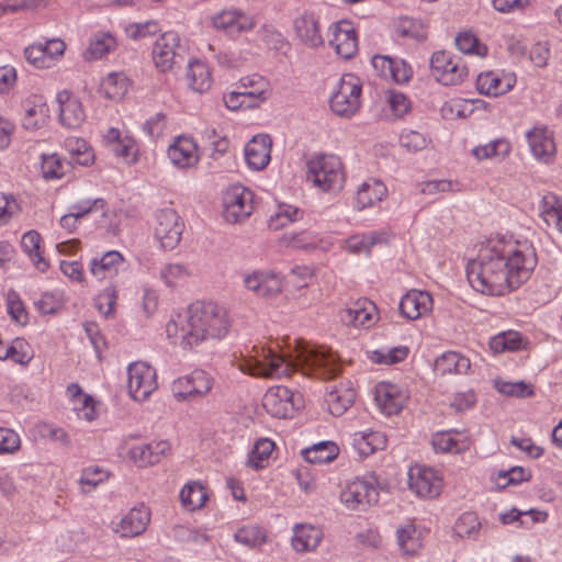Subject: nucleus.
<instances>
[{"label": "nucleus", "instance_id": "nucleus-1", "mask_svg": "<svg viewBox=\"0 0 562 562\" xmlns=\"http://www.w3.org/2000/svg\"><path fill=\"white\" fill-rule=\"evenodd\" d=\"M537 265L530 246L502 238L488 239L467 265L471 286L482 294L504 295L526 282Z\"/></svg>", "mask_w": 562, "mask_h": 562}, {"label": "nucleus", "instance_id": "nucleus-2", "mask_svg": "<svg viewBox=\"0 0 562 562\" xmlns=\"http://www.w3.org/2000/svg\"><path fill=\"white\" fill-rule=\"evenodd\" d=\"M255 355L239 357L235 366L244 373L260 378L289 376L292 371L300 370L305 375L329 380L341 371L337 357L323 347H311L297 342L296 356L292 361L285 360L271 348L254 347Z\"/></svg>", "mask_w": 562, "mask_h": 562}, {"label": "nucleus", "instance_id": "nucleus-3", "mask_svg": "<svg viewBox=\"0 0 562 562\" xmlns=\"http://www.w3.org/2000/svg\"><path fill=\"white\" fill-rule=\"evenodd\" d=\"M227 311L214 302H195L188 308L187 324L180 328V346L192 349L207 339H221L229 330Z\"/></svg>", "mask_w": 562, "mask_h": 562}, {"label": "nucleus", "instance_id": "nucleus-4", "mask_svg": "<svg viewBox=\"0 0 562 562\" xmlns=\"http://www.w3.org/2000/svg\"><path fill=\"white\" fill-rule=\"evenodd\" d=\"M307 179L325 192H339L345 183L344 167L334 155H318L307 161Z\"/></svg>", "mask_w": 562, "mask_h": 562}, {"label": "nucleus", "instance_id": "nucleus-5", "mask_svg": "<svg viewBox=\"0 0 562 562\" xmlns=\"http://www.w3.org/2000/svg\"><path fill=\"white\" fill-rule=\"evenodd\" d=\"M360 79L352 74H346L340 78L338 89L330 97V109L339 116L350 117L360 106Z\"/></svg>", "mask_w": 562, "mask_h": 562}, {"label": "nucleus", "instance_id": "nucleus-6", "mask_svg": "<svg viewBox=\"0 0 562 562\" xmlns=\"http://www.w3.org/2000/svg\"><path fill=\"white\" fill-rule=\"evenodd\" d=\"M187 48L181 44L176 32L169 31L160 35L153 47V60L161 72L173 70L186 57Z\"/></svg>", "mask_w": 562, "mask_h": 562}, {"label": "nucleus", "instance_id": "nucleus-7", "mask_svg": "<svg viewBox=\"0 0 562 562\" xmlns=\"http://www.w3.org/2000/svg\"><path fill=\"white\" fill-rule=\"evenodd\" d=\"M432 77L445 86H456L468 77V67L460 57L451 56L445 50L435 52L430 58Z\"/></svg>", "mask_w": 562, "mask_h": 562}, {"label": "nucleus", "instance_id": "nucleus-8", "mask_svg": "<svg viewBox=\"0 0 562 562\" xmlns=\"http://www.w3.org/2000/svg\"><path fill=\"white\" fill-rule=\"evenodd\" d=\"M341 503L350 510L363 512L379 501L376 486L364 479H357L340 493Z\"/></svg>", "mask_w": 562, "mask_h": 562}, {"label": "nucleus", "instance_id": "nucleus-9", "mask_svg": "<svg viewBox=\"0 0 562 562\" xmlns=\"http://www.w3.org/2000/svg\"><path fill=\"white\" fill-rule=\"evenodd\" d=\"M128 393L135 401H145L157 389L156 370L149 364L137 361L127 368Z\"/></svg>", "mask_w": 562, "mask_h": 562}, {"label": "nucleus", "instance_id": "nucleus-10", "mask_svg": "<svg viewBox=\"0 0 562 562\" xmlns=\"http://www.w3.org/2000/svg\"><path fill=\"white\" fill-rule=\"evenodd\" d=\"M184 224L173 209H162L156 214L155 237L164 249H175L181 240Z\"/></svg>", "mask_w": 562, "mask_h": 562}, {"label": "nucleus", "instance_id": "nucleus-11", "mask_svg": "<svg viewBox=\"0 0 562 562\" xmlns=\"http://www.w3.org/2000/svg\"><path fill=\"white\" fill-rule=\"evenodd\" d=\"M301 402V395L295 394L286 386L270 387L262 398L265 409L276 418H290Z\"/></svg>", "mask_w": 562, "mask_h": 562}, {"label": "nucleus", "instance_id": "nucleus-12", "mask_svg": "<svg viewBox=\"0 0 562 562\" xmlns=\"http://www.w3.org/2000/svg\"><path fill=\"white\" fill-rule=\"evenodd\" d=\"M409 488L419 497L436 498L442 490V479L430 468L415 465L408 473Z\"/></svg>", "mask_w": 562, "mask_h": 562}, {"label": "nucleus", "instance_id": "nucleus-13", "mask_svg": "<svg viewBox=\"0 0 562 562\" xmlns=\"http://www.w3.org/2000/svg\"><path fill=\"white\" fill-rule=\"evenodd\" d=\"M211 389L212 379L202 370H195L187 376L179 378L172 384V391L179 401L203 396L207 394Z\"/></svg>", "mask_w": 562, "mask_h": 562}, {"label": "nucleus", "instance_id": "nucleus-14", "mask_svg": "<svg viewBox=\"0 0 562 562\" xmlns=\"http://www.w3.org/2000/svg\"><path fill=\"white\" fill-rule=\"evenodd\" d=\"M224 204L223 215L226 222L240 223L252 213V192L245 188H235L225 195Z\"/></svg>", "mask_w": 562, "mask_h": 562}, {"label": "nucleus", "instance_id": "nucleus-15", "mask_svg": "<svg viewBox=\"0 0 562 562\" xmlns=\"http://www.w3.org/2000/svg\"><path fill=\"white\" fill-rule=\"evenodd\" d=\"M331 38L329 44L338 56L350 59L358 52V38L351 22L339 21L329 27Z\"/></svg>", "mask_w": 562, "mask_h": 562}, {"label": "nucleus", "instance_id": "nucleus-16", "mask_svg": "<svg viewBox=\"0 0 562 562\" xmlns=\"http://www.w3.org/2000/svg\"><path fill=\"white\" fill-rule=\"evenodd\" d=\"M371 63L381 77L400 85L408 82L413 76L412 67L401 58L375 55Z\"/></svg>", "mask_w": 562, "mask_h": 562}, {"label": "nucleus", "instance_id": "nucleus-17", "mask_svg": "<svg viewBox=\"0 0 562 562\" xmlns=\"http://www.w3.org/2000/svg\"><path fill=\"white\" fill-rule=\"evenodd\" d=\"M169 450V442L160 440L136 445L128 450L127 456L138 468H146L160 462Z\"/></svg>", "mask_w": 562, "mask_h": 562}, {"label": "nucleus", "instance_id": "nucleus-18", "mask_svg": "<svg viewBox=\"0 0 562 562\" xmlns=\"http://www.w3.org/2000/svg\"><path fill=\"white\" fill-rule=\"evenodd\" d=\"M244 284L260 297H272L282 291V280L273 272L255 271L245 276Z\"/></svg>", "mask_w": 562, "mask_h": 562}, {"label": "nucleus", "instance_id": "nucleus-19", "mask_svg": "<svg viewBox=\"0 0 562 562\" xmlns=\"http://www.w3.org/2000/svg\"><path fill=\"white\" fill-rule=\"evenodd\" d=\"M401 314L409 321H415L432 308V296L420 290L408 291L400 301Z\"/></svg>", "mask_w": 562, "mask_h": 562}, {"label": "nucleus", "instance_id": "nucleus-20", "mask_svg": "<svg viewBox=\"0 0 562 562\" xmlns=\"http://www.w3.org/2000/svg\"><path fill=\"white\" fill-rule=\"evenodd\" d=\"M57 102L59 104V121L63 125L77 128L83 123L86 113L82 104L71 92L60 91L57 94Z\"/></svg>", "mask_w": 562, "mask_h": 562}, {"label": "nucleus", "instance_id": "nucleus-21", "mask_svg": "<svg viewBox=\"0 0 562 562\" xmlns=\"http://www.w3.org/2000/svg\"><path fill=\"white\" fill-rule=\"evenodd\" d=\"M272 140L267 134L254 136L245 146V158L254 170H262L270 161Z\"/></svg>", "mask_w": 562, "mask_h": 562}, {"label": "nucleus", "instance_id": "nucleus-22", "mask_svg": "<svg viewBox=\"0 0 562 562\" xmlns=\"http://www.w3.org/2000/svg\"><path fill=\"white\" fill-rule=\"evenodd\" d=\"M150 521V510L144 506L133 507L117 524L114 529L123 538L142 535Z\"/></svg>", "mask_w": 562, "mask_h": 562}, {"label": "nucleus", "instance_id": "nucleus-23", "mask_svg": "<svg viewBox=\"0 0 562 562\" xmlns=\"http://www.w3.org/2000/svg\"><path fill=\"white\" fill-rule=\"evenodd\" d=\"M168 157L179 168H189L198 164L199 155L196 144L192 138L178 137L168 148Z\"/></svg>", "mask_w": 562, "mask_h": 562}, {"label": "nucleus", "instance_id": "nucleus-24", "mask_svg": "<svg viewBox=\"0 0 562 562\" xmlns=\"http://www.w3.org/2000/svg\"><path fill=\"white\" fill-rule=\"evenodd\" d=\"M294 31L302 43L308 47L323 45V37L317 19L313 13H303L294 20Z\"/></svg>", "mask_w": 562, "mask_h": 562}, {"label": "nucleus", "instance_id": "nucleus-25", "mask_svg": "<svg viewBox=\"0 0 562 562\" xmlns=\"http://www.w3.org/2000/svg\"><path fill=\"white\" fill-rule=\"evenodd\" d=\"M514 75L499 76L493 72L480 74L476 78V88L481 94L498 97L507 93L515 85Z\"/></svg>", "mask_w": 562, "mask_h": 562}, {"label": "nucleus", "instance_id": "nucleus-26", "mask_svg": "<svg viewBox=\"0 0 562 562\" xmlns=\"http://www.w3.org/2000/svg\"><path fill=\"white\" fill-rule=\"evenodd\" d=\"M356 391L349 382L335 385L326 394L328 411L334 416H341L355 402Z\"/></svg>", "mask_w": 562, "mask_h": 562}, {"label": "nucleus", "instance_id": "nucleus-27", "mask_svg": "<svg viewBox=\"0 0 562 562\" xmlns=\"http://www.w3.org/2000/svg\"><path fill=\"white\" fill-rule=\"evenodd\" d=\"M189 88L198 93H204L212 87V74L206 63L200 59L189 61L186 72Z\"/></svg>", "mask_w": 562, "mask_h": 562}, {"label": "nucleus", "instance_id": "nucleus-28", "mask_svg": "<svg viewBox=\"0 0 562 562\" xmlns=\"http://www.w3.org/2000/svg\"><path fill=\"white\" fill-rule=\"evenodd\" d=\"M375 401L381 411L387 415L398 414L404 404V396L394 384L381 383L375 390Z\"/></svg>", "mask_w": 562, "mask_h": 562}, {"label": "nucleus", "instance_id": "nucleus-29", "mask_svg": "<svg viewBox=\"0 0 562 562\" xmlns=\"http://www.w3.org/2000/svg\"><path fill=\"white\" fill-rule=\"evenodd\" d=\"M124 263L121 252L110 250L101 258H93L89 263V270L92 276L99 280L117 274L119 268Z\"/></svg>", "mask_w": 562, "mask_h": 562}, {"label": "nucleus", "instance_id": "nucleus-30", "mask_svg": "<svg viewBox=\"0 0 562 562\" xmlns=\"http://www.w3.org/2000/svg\"><path fill=\"white\" fill-rule=\"evenodd\" d=\"M292 546L297 552L312 551L319 544L323 532L312 525H295L293 529Z\"/></svg>", "mask_w": 562, "mask_h": 562}, {"label": "nucleus", "instance_id": "nucleus-31", "mask_svg": "<svg viewBox=\"0 0 562 562\" xmlns=\"http://www.w3.org/2000/svg\"><path fill=\"white\" fill-rule=\"evenodd\" d=\"M471 368L469 358L456 351H447L435 361V370L441 375L467 374Z\"/></svg>", "mask_w": 562, "mask_h": 562}, {"label": "nucleus", "instance_id": "nucleus-32", "mask_svg": "<svg viewBox=\"0 0 562 562\" xmlns=\"http://www.w3.org/2000/svg\"><path fill=\"white\" fill-rule=\"evenodd\" d=\"M130 87V80L124 72H111L100 83L99 93L112 101H121Z\"/></svg>", "mask_w": 562, "mask_h": 562}, {"label": "nucleus", "instance_id": "nucleus-33", "mask_svg": "<svg viewBox=\"0 0 562 562\" xmlns=\"http://www.w3.org/2000/svg\"><path fill=\"white\" fill-rule=\"evenodd\" d=\"M528 144L537 158H550L555 153V144L547 128H533L527 133Z\"/></svg>", "mask_w": 562, "mask_h": 562}, {"label": "nucleus", "instance_id": "nucleus-34", "mask_svg": "<svg viewBox=\"0 0 562 562\" xmlns=\"http://www.w3.org/2000/svg\"><path fill=\"white\" fill-rule=\"evenodd\" d=\"M216 29L246 31L254 27L252 19L245 16L236 10H224L212 19Z\"/></svg>", "mask_w": 562, "mask_h": 562}, {"label": "nucleus", "instance_id": "nucleus-35", "mask_svg": "<svg viewBox=\"0 0 562 562\" xmlns=\"http://www.w3.org/2000/svg\"><path fill=\"white\" fill-rule=\"evenodd\" d=\"M115 37L109 32L95 33L89 42L83 56L86 60L101 59L105 54L110 53L116 47Z\"/></svg>", "mask_w": 562, "mask_h": 562}, {"label": "nucleus", "instance_id": "nucleus-36", "mask_svg": "<svg viewBox=\"0 0 562 562\" xmlns=\"http://www.w3.org/2000/svg\"><path fill=\"white\" fill-rule=\"evenodd\" d=\"M386 195V187L379 180L363 182L357 191L356 206L363 210L381 201Z\"/></svg>", "mask_w": 562, "mask_h": 562}, {"label": "nucleus", "instance_id": "nucleus-37", "mask_svg": "<svg viewBox=\"0 0 562 562\" xmlns=\"http://www.w3.org/2000/svg\"><path fill=\"white\" fill-rule=\"evenodd\" d=\"M374 308L375 306L372 302H357L353 306L344 311L341 319L355 327H369L372 322V311H374Z\"/></svg>", "mask_w": 562, "mask_h": 562}, {"label": "nucleus", "instance_id": "nucleus-38", "mask_svg": "<svg viewBox=\"0 0 562 562\" xmlns=\"http://www.w3.org/2000/svg\"><path fill=\"white\" fill-rule=\"evenodd\" d=\"M338 453L339 448L331 441H322L302 450L303 458L312 464L331 462Z\"/></svg>", "mask_w": 562, "mask_h": 562}, {"label": "nucleus", "instance_id": "nucleus-39", "mask_svg": "<svg viewBox=\"0 0 562 562\" xmlns=\"http://www.w3.org/2000/svg\"><path fill=\"white\" fill-rule=\"evenodd\" d=\"M243 98L246 100V108H255L267 99L266 81L261 77L244 78L240 80Z\"/></svg>", "mask_w": 562, "mask_h": 562}, {"label": "nucleus", "instance_id": "nucleus-40", "mask_svg": "<svg viewBox=\"0 0 562 562\" xmlns=\"http://www.w3.org/2000/svg\"><path fill=\"white\" fill-rule=\"evenodd\" d=\"M41 240L42 237L36 231H29L22 236L21 246L34 262L35 267L41 272H45L48 269V262L41 255Z\"/></svg>", "mask_w": 562, "mask_h": 562}, {"label": "nucleus", "instance_id": "nucleus-41", "mask_svg": "<svg viewBox=\"0 0 562 562\" xmlns=\"http://www.w3.org/2000/svg\"><path fill=\"white\" fill-rule=\"evenodd\" d=\"M180 499L184 508L195 510L205 504L207 494L201 483L192 482L182 487L180 491Z\"/></svg>", "mask_w": 562, "mask_h": 562}, {"label": "nucleus", "instance_id": "nucleus-42", "mask_svg": "<svg viewBox=\"0 0 562 562\" xmlns=\"http://www.w3.org/2000/svg\"><path fill=\"white\" fill-rule=\"evenodd\" d=\"M355 447L359 450L360 454L369 456L376 450L383 449L386 445V438L379 431L356 432L353 436Z\"/></svg>", "mask_w": 562, "mask_h": 562}, {"label": "nucleus", "instance_id": "nucleus-43", "mask_svg": "<svg viewBox=\"0 0 562 562\" xmlns=\"http://www.w3.org/2000/svg\"><path fill=\"white\" fill-rule=\"evenodd\" d=\"M303 216V211L291 204H279L274 214L269 218V227L273 231L283 228L290 223L296 222Z\"/></svg>", "mask_w": 562, "mask_h": 562}, {"label": "nucleus", "instance_id": "nucleus-44", "mask_svg": "<svg viewBox=\"0 0 562 562\" xmlns=\"http://www.w3.org/2000/svg\"><path fill=\"white\" fill-rule=\"evenodd\" d=\"M234 539L243 546L255 549L267 541V533L257 525H248L238 528L234 533Z\"/></svg>", "mask_w": 562, "mask_h": 562}, {"label": "nucleus", "instance_id": "nucleus-45", "mask_svg": "<svg viewBox=\"0 0 562 562\" xmlns=\"http://www.w3.org/2000/svg\"><path fill=\"white\" fill-rule=\"evenodd\" d=\"M71 162L61 160L57 155L43 156L41 170L44 179L63 178L70 170Z\"/></svg>", "mask_w": 562, "mask_h": 562}, {"label": "nucleus", "instance_id": "nucleus-46", "mask_svg": "<svg viewBox=\"0 0 562 562\" xmlns=\"http://www.w3.org/2000/svg\"><path fill=\"white\" fill-rule=\"evenodd\" d=\"M432 447L437 452L459 453L468 449V440H458L452 436V431L438 432L432 437Z\"/></svg>", "mask_w": 562, "mask_h": 562}, {"label": "nucleus", "instance_id": "nucleus-47", "mask_svg": "<svg viewBox=\"0 0 562 562\" xmlns=\"http://www.w3.org/2000/svg\"><path fill=\"white\" fill-rule=\"evenodd\" d=\"M273 449H274V442L272 440H270L268 438L259 439L255 443V446L249 454L247 464L250 468L256 469V470L263 469L266 465L265 462L268 461Z\"/></svg>", "mask_w": 562, "mask_h": 562}, {"label": "nucleus", "instance_id": "nucleus-48", "mask_svg": "<svg viewBox=\"0 0 562 562\" xmlns=\"http://www.w3.org/2000/svg\"><path fill=\"white\" fill-rule=\"evenodd\" d=\"M510 150L509 144L504 139H496L486 145L473 148V156L479 159H490L493 157H505Z\"/></svg>", "mask_w": 562, "mask_h": 562}, {"label": "nucleus", "instance_id": "nucleus-49", "mask_svg": "<svg viewBox=\"0 0 562 562\" xmlns=\"http://www.w3.org/2000/svg\"><path fill=\"white\" fill-rule=\"evenodd\" d=\"M396 33L402 37H411L417 41H424L427 37L426 27L422 21L402 18L396 25Z\"/></svg>", "mask_w": 562, "mask_h": 562}, {"label": "nucleus", "instance_id": "nucleus-50", "mask_svg": "<svg viewBox=\"0 0 562 562\" xmlns=\"http://www.w3.org/2000/svg\"><path fill=\"white\" fill-rule=\"evenodd\" d=\"M380 241L376 233L353 235L346 240V248L352 254L364 252L370 255L371 248Z\"/></svg>", "mask_w": 562, "mask_h": 562}, {"label": "nucleus", "instance_id": "nucleus-51", "mask_svg": "<svg viewBox=\"0 0 562 562\" xmlns=\"http://www.w3.org/2000/svg\"><path fill=\"white\" fill-rule=\"evenodd\" d=\"M397 540L403 552L408 555L415 554L422 546L419 536L413 525H407L406 527L398 529Z\"/></svg>", "mask_w": 562, "mask_h": 562}, {"label": "nucleus", "instance_id": "nucleus-52", "mask_svg": "<svg viewBox=\"0 0 562 562\" xmlns=\"http://www.w3.org/2000/svg\"><path fill=\"white\" fill-rule=\"evenodd\" d=\"M521 342V335L518 331L509 330L493 337L490 346L495 352L514 351L520 348Z\"/></svg>", "mask_w": 562, "mask_h": 562}, {"label": "nucleus", "instance_id": "nucleus-53", "mask_svg": "<svg viewBox=\"0 0 562 562\" xmlns=\"http://www.w3.org/2000/svg\"><path fill=\"white\" fill-rule=\"evenodd\" d=\"M480 521L474 513H463L454 525V532L460 538H471L476 535L480 529Z\"/></svg>", "mask_w": 562, "mask_h": 562}, {"label": "nucleus", "instance_id": "nucleus-54", "mask_svg": "<svg viewBox=\"0 0 562 562\" xmlns=\"http://www.w3.org/2000/svg\"><path fill=\"white\" fill-rule=\"evenodd\" d=\"M409 353V349L406 346L394 347L387 352L375 350L370 356V359L374 363L379 364H395L404 361Z\"/></svg>", "mask_w": 562, "mask_h": 562}, {"label": "nucleus", "instance_id": "nucleus-55", "mask_svg": "<svg viewBox=\"0 0 562 562\" xmlns=\"http://www.w3.org/2000/svg\"><path fill=\"white\" fill-rule=\"evenodd\" d=\"M531 479L530 471L521 468L514 467L508 471L499 472L496 479V485L498 488H505L509 484H518L521 482H528Z\"/></svg>", "mask_w": 562, "mask_h": 562}, {"label": "nucleus", "instance_id": "nucleus-56", "mask_svg": "<svg viewBox=\"0 0 562 562\" xmlns=\"http://www.w3.org/2000/svg\"><path fill=\"white\" fill-rule=\"evenodd\" d=\"M110 150L115 156L123 158L128 165L137 160V145L132 137L124 136L121 142L113 143V147Z\"/></svg>", "mask_w": 562, "mask_h": 562}, {"label": "nucleus", "instance_id": "nucleus-57", "mask_svg": "<svg viewBox=\"0 0 562 562\" xmlns=\"http://www.w3.org/2000/svg\"><path fill=\"white\" fill-rule=\"evenodd\" d=\"M93 211H101L102 216L105 217L106 202L101 198L94 199L93 201H82L71 205L69 213L75 216L77 221H79Z\"/></svg>", "mask_w": 562, "mask_h": 562}, {"label": "nucleus", "instance_id": "nucleus-58", "mask_svg": "<svg viewBox=\"0 0 562 562\" xmlns=\"http://www.w3.org/2000/svg\"><path fill=\"white\" fill-rule=\"evenodd\" d=\"M281 243L284 246L297 249H308L315 247V243L312 235L305 231H302L300 233H284L283 236L281 237Z\"/></svg>", "mask_w": 562, "mask_h": 562}, {"label": "nucleus", "instance_id": "nucleus-59", "mask_svg": "<svg viewBox=\"0 0 562 562\" xmlns=\"http://www.w3.org/2000/svg\"><path fill=\"white\" fill-rule=\"evenodd\" d=\"M30 345L23 338H16L8 348V359L15 363L27 364L32 358L29 352Z\"/></svg>", "mask_w": 562, "mask_h": 562}, {"label": "nucleus", "instance_id": "nucleus-60", "mask_svg": "<svg viewBox=\"0 0 562 562\" xmlns=\"http://www.w3.org/2000/svg\"><path fill=\"white\" fill-rule=\"evenodd\" d=\"M105 479L106 474L101 468H87L82 471L79 483L82 492L88 493L91 488H95Z\"/></svg>", "mask_w": 562, "mask_h": 562}, {"label": "nucleus", "instance_id": "nucleus-61", "mask_svg": "<svg viewBox=\"0 0 562 562\" xmlns=\"http://www.w3.org/2000/svg\"><path fill=\"white\" fill-rule=\"evenodd\" d=\"M498 392L516 397H528L533 394L532 385L525 382H497Z\"/></svg>", "mask_w": 562, "mask_h": 562}, {"label": "nucleus", "instance_id": "nucleus-62", "mask_svg": "<svg viewBox=\"0 0 562 562\" xmlns=\"http://www.w3.org/2000/svg\"><path fill=\"white\" fill-rule=\"evenodd\" d=\"M68 392L71 393L74 398L82 405L80 408L75 407V409L82 411L83 418L87 420H92L94 418V407L91 405L92 398L83 394L78 384H71L68 386Z\"/></svg>", "mask_w": 562, "mask_h": 562}, {"label": "nucleus", "instance_id": "nucleus-63", "mask_svg": "<svg viewBox=\"0 0 562 562\" xmlns=\"http://www.w3.org/2000/svg\"><path fill=\"white\" fill-rule=\"evenodd\" d=\"M20 446V437L14 430L0 427V454L14 453Z\"/></svg>", "mask_w": 562, "mask_h": 562}, {"label": "nucleus", "instance_id": "nucleus-64", "mask_svg": "<svg viewBox=\"0 0 562 562\" xmlns=\"http://www.w3.org/2000/svg\"><path fill=\"white\" fill-rule=\"evenodd\" d=\"M400 143L408 151H419L427 146L426 137L416 131L403 133L400 137Z\"/></svg>", "mask_w": 562, "mask_h": 562}]
</instances>
